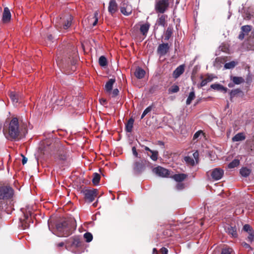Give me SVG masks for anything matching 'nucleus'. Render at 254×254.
I'll use <instances>...</instances> for the list:
<instances>
[{
  "instance_id": "nucleus-36",
  "label": "nucleus",
  "mask_w": 254,
  "mask_h": 254,
  "mask_svg": "<svg viewBox=\"0 0 254 254\" xmlns=\"http://www.w3.org/2000/svg\"><path fill=\"white\" fill-rule=\"evenodd\" d=\"M99 64L101 66H105L107 64V59L105 57L102 56L99 59Z\"/></svg>"
},
{
  "instance_id": "nucleus-21",
  "label": "nucleus",
  "mask_w": 254,
  "mask_h": 254,
  "mask_svg": "<svg viewBox=\"0 0 254 254\" xmlns=\"http://www.w3.org/2000/svg\"><path fill=\"white\" fill-rule=\"evenodd\" d=\"M145 74V71L141 68L138 67L134 72L135 76L138 79L142 78Z\"/></svg>"
},
{
  "instance_id": "nucleus-3",
  "label": "nucleus",
  "mask_w": 254,
  "mask_h": 254,
  "mask_svg": "<svg viewBox=\"0 0 254 254\" xmlns=\"http://www.w3.org/2000/svg\"><path fill=\"white\" fill-rule=\"evenodd\" d=\"M72 16L70 14H67L64 17L57 19L55 25L58 29H67L71 25Z\"/></svg>"
},
{
  "instance_id": "nucleus-51",
  "label": "nucleus",
  "mask_w": 254,
  "mask_h": 254,
  "mask_svg": "<svg viewBox=\"0 0 254 254\" xmlns=\"http://www.w3.org/2000/svg\"><path fill=\"white\" fill-rule=\"evenodd\" d=\"M119 93V91L118 89L116 88V89H114L112 92L113 96L115 97V96H117L118 95Z\"/></svg>"
},
{
  "instance_id": "nucleus-63",
  "label": "nucleus",
  "mask_w": 254,
  "mask_h": 254,
  "mask_svg": "<svg viewBox=\"0 0 254 254\" xmlns=\"http://www.w3.org/2000/svg\"><path fill=\"white\" fill-rule=\"evenodd\" d=\"M48 39L51 40L53 39V37H52V35H50L49 36H48Z\"/></svg>"
},
{
  "instance_id": "nucleus-26",
  "label": "nucleus",
  "mask_w": 254,
  "mask_h": 254,
  "mask_svg": "<svg viewBox=\"0 0 254 254\" xmlns=\"http://www.w3.org/2000/svg\"><path fill=\"white\" fill-rule=\"evenodd\" d=\"M204 134L205 133L202 130H200L197 131L193 135V140H196V141H197L201 139L202 136H204Z\"/></svg>"
},
{
  "instance_id": "nucleus-8",
  "label": "nucleus",
  "mask_w": 254,
  "mask_h": 254,
  "mask_svg": "<svg viewBox=\"0 0 254 254\" xmlns=\"http://www.w3.org/2000/svg\"><path fill=\"white\" fill-rule=\"evenodd\" d=\"M153 172L156 175L162 177H168L170 175V171L161 166H158L153 169Z\"/></svg>"
},
{
  "instance_id": "nucleus-32",
  "label": "nucleus",
  "mask_w": 254,
  "mask_h": 254,
  "mask_svg": "<svg viewBox=\"0 0 254 254\" xmlns=\"http://www.w3.org/2000/svg\"><path fill=\"white\" fill-rule=\"evenodd\" d=\"M100 180V176L97 173L93 174V178L92 179V183L94 185H97Z\"/></svg>"
},
{
  "instance_id": "nucleus-17",
  "label": "nucleus",
  "mask_w": 254,
  "mask_h": 254,
  "mask_svg": "<svg viewBox=\"0 0 254 254\" xmlns=\"http://www.w3.org/2000/svg\"><path fill=\"white\" fill-rule=\"evenodd\" d=\"M150 27V24L148 23L142 24L140 27V31L141 34L146 36Z\"/></svg>"
},
{
  "instance_id": "nucleus-27",
  "label": "nucleus",
  "mask_w": 254,
  "mask_h": 254,
  "mask_svg": "<svg viewBox=\"0 0 254 254\" xmlns=\"http://www.w3.org/2000/svg\"><path fill=\"white\" fill-rule=\"evenodd\" d=\"M240 173L242 176L247 177L251 174V170L246 167H244L240 170Z\"/></svg>"
},
{
  "instance_id": "nucleus-52",
  "label": "nucleus",
  "mask_w": 254,
  "mask_h": 254,
  "mask_svg": "<svg viewBox=\"0 0 254 254\" xmlns=\"http://www.w3.org/2000/svg\"><path fill=\"white\" fill-rule=\"evenodd\" d=\"M160 252L162 253V254H167L168 250L166 248L163 247L160 250Z\"/></svg>"
},
{
  "instance_id": "nucleus-18",
  "label": "nucleus",
  "mask_w": 254,
  "mask_h": 254,
  "mask_svg": "<svg viewBox=\"0 0 254 254\" xmlns=\"http://www.w3.org/2000/svg\"><path fill=\"white\" fill-rule=\"evenodd\" d=\"M167 18V15L163 14L161 15L158 18L157 20V23L159 25H161L164 27L166 26V19Z\"/></svg>"
},
{
  "instance_id": "nucleus-5",
  "label": "nucleus",
  "mask_w": 254,
  "mask_h": 254,
  "mask_svg": "<svg viewBox=\"0 0 254 254\" xmlns=\"http://www.w3.org/2000/svg\"><path fill=\"white\" fill-rule=\"evenodd\" d=\"M169 5V0H157L155 4V9L157 12L163 13L167 9Z\"/></svg>"
},
{
  "instance_id": "nucleus-40",
  "label": "nucleus",
  "mask_w": 254,
  "mask_h": 254,
  "mask_svg": "<svg viewBox=\"0 0 254 254\" xmlns=\"http://www.w3.org/2000/svg\"><path fill=\"white\" fill-rule=\"evenodd\" d=\"M241 30L243 33H248L251 30V27L250 25H245L241 27Z\"/></svg>"
},
{
  "instance_id": "nucleus-29",
  "label": "nucleus",
  "mask_w": 254,
  "mask_h": 254,
  "mask_svg": "<svg viewBox=\"0 0 254 254\" xmlns=\"http://www.w3.org/2000/svg\"><path fill=\"white\" fill-rule=\"evenodd\" d=\"M150 152L151 153V155H150L148 153H147V155L149 156L153 161H156L158 159V152L157 151L150 150Z\"/></svg>"
},
{
  "instance_id": "nucleus-19",
  "label": "nucleus",
  "mask_w": 254,
  "mask_h": 254,
  "mask_svg": "<svg viewBox=\"0 0 254 254\" xmlns=\"http://www.w3.org/2000/svg\"><path fill=\"white\" fill-rule=\"evenodd\" d=\"M211 88L216 90L221 91L224 93L227 91V88L219 84H213L211 85Z\"/></svg>"
},
{
  "instance_id": "nucleus-15",
  "label": "nucleus",
  "mask_w": 254,
  "mask_h": 254,
  "mask_svg": "<svg viewBox=\"0 0 254 254\" xmlns=\"http://www.w3.org/2000/svg\"><path fill=\"white\" fill-rule=\"evenodd\" d=\"M185 71V65H180L174 71L173 77L175 78H178Z\"/></svg>"
},
{
  "instance_id": "nucleus-46",
  "label": "nucleus",
  "mask_w": 254,
  "mask_h": 254,
  "mask_svg": "<svg viewBox=\"0 0 254 254\" xmlns=\"http://www.w3.org/2000/svg\"><path fill=\"white\" fill-rule=\"evenodd\" d=\"M66 155L65 153H63L59 155L58 159L61 161H64L66 159Z\"/></svg>"
},
{
  "instance_id": "nucleus-12",
  "label": "nucleus",
  "mask_w": 254,
  "mask_h": 254,
  "mask_svg": "<svg viewBox=\"0 0 254 254\" xmlns=\"http://www.w3.org/2000/svg\"><path fill=\"white\" fill-rule=\"evenodd\" d=\"M118 4L115 0H110L108 6V11L110 14L113 15L118 10Z\"/></svg>"
},
{
  "instance_id": "nucleus-61",
  "label": "nucleus",
  "mask_w": 254,
  "mask_h": 254,
  "mask_svg": "<svg viewBox=\"0 0 254 254\" xmlns=\"http://www.w3.org/2000/svg\"><path fill=\"white\" fill-rule=\"evenodd\" d=\"M158 144H159L160 145H162V146H164V142L161 141H159L158 142Z\"/></svg>"
},
{
  "instance_id": "nucleus-22",
  "label": "nucleus",
  "mask_w": 254,
  "mask_h": 254,
  "mask_svg": "<svg viewBox=\"0 0 254 254\" xmlns=\"http://www.w3.org/2000/svg\"><path fill=\"white\" fill-rule=\"evenodd\" d=\"M187 177V175L184 174H178L173 175V178L176 181L180 182L184 181Z\"/></svg>"
},
{
  "instance_id": "nucleus-28",
  "label": "nucleus",
  "mask_w": 254,
  "mask_h": 254,
  "mask_svg": "<svg viewBox=\"0 0 254 254\" xmlns=\"http://www.w3.org/2000/svg\"><path fill=\"white\" fill-rule=\"evenodd\" d=\"M9 97L13 103H17L19 100L18 95L14 92H11Z\"/></svg>"
},
{
  "instance_id": "nucleus-45",
  "label": "nucleus",
  "mask_w": 254,
  "mask_h": 254,
  "mask_svg": "<svg viewBox=\"0 0 254 254\" xmlns=\"http://www.w3.org/2000/svg\"><path fill=\"white\" fill-rule=\"evenodd\" d=\"M243 230L248 233L251 232V231H253L252 227L248 224H246L244 226Z\"/></svg>"
},
{
  "instance_id": "nucleus-23",
  "label": "nucleus",
  "mask_w": 254,
  "mask_h": 254,
  "mask_svg": "<svg viewBox=\"0 0 254 254\" xmlns=\"http://www.w3.org/2000/svg\"><path fill=\"white\" fill-rule=\"evenodd\" d=\"M133 123L134 120L132 118H130L128 120L127 123L126 125V129L127 132H131L133 127Z\"/></svg>"
},
{
  "instance_id": "nucleus-9",
  "label": "nucleus",
  "mask_w": 254,
  "mask_h": 254,
  "mask_svg": "<svg viewBox=\"0 0 254 254\" xmlns=\"http://www.w3.org/2000/svg\"><path fill=\"white\" fill-rule=\"evenodd\" d=\"M210 174L213 180H219L222 178L224 171L220 168H216L211 171Z\"/></svg>"
},
{
  "instance_id": "nucleus-13",
  "label": "nucleus",
  "mask_w": 254,
  "mask_h": 254,
  "mask_svg": "<svg viewBox=\"0 0 254 254\" xmlns=\"http://www.w3.org/2000/svg\"><path fill=\"white\" fill-rule=\"evenodd\" d=\"M11 19V13L9 8L7 7H4L2 21L4 23H7L10 21Z\"/></svg>"
},
{
  "instance_id": "nucleus-48",
  "label": "nucleus",
  "mask_w": 254,
  "mask_h": 254,
  "mask_svg": "<svg viewBox=\"0 0 254 254\" xmlns=\"http://www.w3.org/2000/svg\"><path fill=\"white\" fill-rule=\"evenodd\" d=\"M240 90L239 89H235L232 90L230 92V96L231 97H234L236 94H237L238 93H239Z\"/></svg>"
},
{
  "instance_id": "nucleus-10",
  "label": "nucleus",
  "mask_w": 254,
  "mask_h": 254,
  "mask_svg": "<svg viewBox=\"0 0 254 254\" xmlns=\"http://www.w3.org/2000/svg\"><path fill=\"white\" fill-rule=\"evenodd\" d=\"M170 46L168 43L160 44L157 48V53L160 56L165 55L169 51Z\"/></svg>"
},
{
  "instance_id": "nucleus-6",
  "label": "nucleus",
  "mask_w": 254,
  "mask_h": 254,
  "mask_svg": "<svg viewBox=\"0 0 254 254\" xmlns=\"http://www.w3.org/2000/svg\"><path fill=\"white\" fill-rule=\"evenodd\" d=\"M97 190L95 189L84 190L83 193L85 200L89 202H92L97 195Z\"/></svg>"
},
{
  "instance_id": "nucleus-33",
  "label": "nucleus",
  "mask_w": 254,
  "mask_h": 254,
  "mask_svg": "<svg viewBox=\"0 0 254 254\" xmlns=\"http://www.w3.org/2000/svg\"><path fill=\"white\" fill-rule=\"evenodd\" d=\"M184 160L188 165L190 166H193L194 165V160L191 157L186 156L184 158Z\"/></svg>"
},
{
  "instance_id": "nucleus-60",
  "label": "nucleus",
  "mask_w": 254,
  "mask_h": 254,
  "mask_svg": "<svg viewBox=\"0 0 254 254\" xmlns=\"http://www.w3.org/2000/svg\"><path fill=\"white\" fill-rule=\"evenodd\" d=\"M24 219L23 220L24 221H26L28 219V215L27 214H24Z\"/></svg>"
},
{
  "instance_id": "nucleus-25",
  "label": "nucleus",
  "mask_w": 254,
  "mask_h": 254,
  "mask_svg": "<svg viewBox=\"0 0 254 254\" xmlns=\"http://www.w3.org/2000/svg\"><path fill=\"white\" fill-rule=\"evenodd\" d=\"M173 33V28L171 26H169L165 33L164 35V40L166 41H168L170 37L172 36Z\"/></svg>"
},
{
  "instance_id": "nucleus-1",
  "label": "nucleus",
  "mask_w": 254,
  "mask_h": 254,
  "mask_svg": "<svg viewBox=\"0 0 254 254\" xmlns=\"http://www.w3.org/2000/svg\"><path fill=\"white\" fill-rule=\"evenodd\" d=\"M27 129L23 125L19 124L16 118H13L8 126L4 125L3 133L5 137L9 140H18L23 137Z\"/></svg>"
},
{
  "instance_id": "nucleus-37",
  "label": "nucleus",
  "mask_w": 254,
  "mask_h": 254,
  "mask_svg": "<svg viewBox=\"0 0 254 254\" xmlns=\"http://www.w3.org/2000/svg\"><path fill=\"white\" fill-rule=\"evenodd\" d=\"M240 161L238 159H234L231 162H230L228 165L229 168H234L239 165Z\"/></svg>"
},
{
  "instance_id": "nucleus-42",
  "label": "nucleus",
  "mask_w": 254,
  "mask_h": 254,
  "mask_svg": "<svg viewBox=\"0 0 254 254\" xmlns=\"http://www.w3.org/2000/svg\"><path fill=\"white\" fill-rule=\"evenodd\" d=\"M247 240L250 242H252L254 240V231H251V232L249 233V236H248Z\"/></svg>"
},
{
  "instance_id": "nucleus-56",
  "label": "nucleus",
  "mask_w": 254,
  "mask_h": 254,
  "mask_svg": "<svg viewBox=\"0 0 254 254\" xmlns=\"http://www.w3.org/2000/svg\"><path fill=\"white\" fill-rule=\"evenodd\" d=\"M177 189L181 190L183 188V185L182 184H178L177 186Z\"/></svg>"
},
{
  "instance_id": "nucleus-7",
  "label": "nucleus",
  "mask_w": 254,
  "mask_h": 254,
  "mask_svg": "<svg viewBox=\"0 0 254 254\" xmlns=\"http://www.w3.org/2000/svg\"><path fill=\"white\" fill-rule=\"evenodd\" d=\"M145 160L135 161L133 164V170L135 174H140L145 168Z\"/></svg>"
},
{
  "instance_id": "nucleus-59",
  "label": "nucleus",
  "mask_w": 254,
  "mask_h": 254,
  "mask_svg": "<svg viewBox=\"0 0 254 254\" xmlns=\"http://www.w3.org/2000/svg\"><path fill=\"white\" fill-rule=\"evenodd\" d=\"M100 101L101 104H104L106 103V100L105 99H101L100 100Z\"/></svg>"
},
{
  "instance_id": "nucleus-44",
  "label": "nucleus",
  "mask_w": 254,
  "mask_h": 254,
  "mask_svg": "<svg viewBox=\"0 0 254 254\" xmlns=\"http://www.w3.org/2000/svg\"><path fill=\"white\" fill-rule=\"evenodd\" d=\"M151 111V107L150 106L147 107L145 110L143 111L141 117V119H142L149 112Z\"/></svg>"
},
{
  "instance_id": "nucleus-41",
  "label": "nucleus",
  "mask_w": 254,
  "mask_h": 254,
  "mask_svg": "<svg viewBox=\"0 0 254 254\" xmlns=\"http://www.w3.org/2000/svg\"><path fill=\"white\" fill-rule=\"evenodd\" d=\"M233 252V250L230 248H227L222 249L221 254H231Z\"/></svg>"
},
{
  "instance_id": "nucleus-11",
  "label": "nucleus",
  "mask_w": 254,
  "mask_h": 254,
  "mask_svg": "<svg viewBox=\"0 0 254 254\" xmlns=\"http://www.w3.org/2000/svg\"><path fill=\"white\" fill-rule=\"evenodd\" d=\"M132 6L130 4L124 3L121 7V12L125 15H129L132 12Z\"/></svg>"
},
{
  "instance_id": "nucleus-55",
  "label": "nucleus",
  "mask_w": 254,
  "mask_h": 254,
  "mask_svg": "<svg viewBox=\"0 0 254 254\" xmlns=\"http://www.w3.org/2000/svg\"><path fill=\"white\" fill-rule=\"evenodd\" d=\"M244 37H245V34L244 33L242 32L239 36V38L241 40H243L244 38Z\"/></svg>"
},
{
  "instance_id": "nucleus-4",
  "label": "nucleus",
  "mask_w": 254,
  "mask_h": 254,
  "mask_svg": "<svg viewBox=\"0 0 254 254\" xmlns=\"http://www.w3.org/2000/svg\"><path fill=\"white\" fill-rule=\"evenodd\" d=\"M13 195V189L9 186L0 187V199H9Z\"/></svg>"
},
{
  "instance_id": "nucleus-31",
  "label": "nucleus",
  "mask_w": 254,
  "mask_h": 254,
  "mask_svg": "<svg viewBox=\"0 0 254 254\" xmlns=\"http://www.w3.org/2000/svg\"><path fill=\"white\" fill-rule=\"evenodd\" d=\"M231 79L236 84H239L244 82V79L241 77L232 76Z\"/></svg>"
},
{
  "instance_id": "nucleus-54",
  "label": "nucleus",
  "mask_w": 254,
  "mask_h": 254,
  "mask_svg": "<svg viewBox=\"0 0 254 254\" xmlns=\"http://www.w3.org/2000/svg\"><path fill=\"white\" fill-rule=\"evenodd\" d=\"M242 245L245 248H251L250 246L248 244L246 243V242L242 243Z\"/></svg>"
},
{
  "instance_id": "nucleus-43",
  "label": "nucleus",
  "mask_w": 254,
  "mask_h": 254,
  "mask_svg": "<svg viewBox=\"0 0 254 254\" xmlns=\"http://www.w3.org/2000/svg\"><path fill=\"white\" fill-rule=\"evenodd\" d=\"M99 13L98 11H95L94 14V16L93 17V19H94V21L92 24L93 26H95L98 22V16Z\"/></svg>"
},
{
  "instance_id": "nucleus-35",
  "label": "nucleus",
  "mask_w": 254,
  "mask_h": 254,
  "mask_svg": "<svg viewBox=\"0 0 254 254\" xmlns=\"http://www.w3.org/2000/svg\"><path fill=\"white\" fill-rule=\"evenodd\" d=\"M80 244V239L78 237H74L72 238V245L78 247Z\"/></svg>"
},
{
  "instance_id": "nucleus-58",
  "label": "nucleus",
  "mask_w": 254,
  "mask_h": 254,
  "mask_svg": "<svg viewBox=\"0 0 254 254\" xmlns=\"http://www.w3.org/2000/svg\"><path fill=\"white\" fill-rule=\"evenodd\" d=\"M141 146H142V147H144V150H145V151H147L150 152V150H151L149 147H147V146H144V145H141Z\"/></svg>"
},
{
  "instance_id": "nucleus-2",
  "label": "nucleus",
  "mask_w": 254,
  "mask_h": 254,
  "mask_svg": "<svg viewBox=\"0 0 254 254\" xmlns=\"http://www.w3.org/2000/svg\"><path fill=\"white\" fill-rule=\"evenodd\" d=\"M75 221L73 219H68L58 223L57 225V235L59 237H67L71 234L75 229Z\"/></svg>"
},
{
  "instance_id": "nucleus-64",
  "label": "nucleus",
  "mask_w": 254,
  "mask_h": 254,
  "mask_svg": "<svg viewBox=\"0 0 254 254\" xmlns=\"http://www.w3.org/2000/svg\"><path fill=\"white\" fill-rule=\"evenodd\" d=\"M228 86H229V87H232V86L231 85V84H230V83L228 84Z\"/></svg>"
},
{
  "instance_id": "nucleus-14",
  "label": "nucleus",
  "mask_w": 254,
  "mask_h": 254,
  "mask_svg": "<svg viewBox=\"0 0 254 254\" xmlns=\"http://www.w3.org/2000/svg\"><path fill=\"white\" fill-rule=\"evenodd\" d=\"M225 231L232 237L236 238L238 236L237 228L235 226H228L225 227Z\"/></svg>"
},
{
  "instance_id": "nucleus-47",
  "label": "nucleus",
  "mask_w": 254,
  "mask_h": 254,
  "mask_svg": "<svg viewBox=\"0 0 254 254\" xmlns=\"http://www.w3.org/2000/svg\"><path fill=\"white\" fill-rule=\"evenodd\" d=\"M64 102L63 97L57 99L56 101V103L58 105H63L64 104Z\"/></svg>"
},
{
  "instance_id": "nucleus-16",
  "label": "nucleus",
  "mask_w": 254,
  "mask_h": 254,
  "mask_svg": "<svg viewBox=\"0 0 254 254\" xmlns=\"http://www.w3.org/2000/svg\"><path fill=\"white\" fill-rule=\"evenodd\" d=\"M115 82V78H111L106 83L105 87V90L107 92H110L113 88V86Z\"/></svg>"
},
{
  "instance_id": "nucleus-53",
  "label": "nucleus",
  "mask_w": 254,
  "mask_h": 254,
  "mask_svg": "<svg viewBox=\"0 0 254 254\" xmlns=\"http://www.w3.org/2000/svg\"><path fill=\"white\" fill-rule=\"evenodd\" d=\"M22 157H23V158H22V163L23 165H24L26 163V162L27 161V158L23 155H22Z\"/></svg>"
},
{
  "instance_id": "nucleus-30",
  "label": "nucleus",
  "mask_w": 254,
  "mask_h": 254,
  "mask_svg": "<svg viewBox=\"0 0 254 254\" xmlns=\"http://www.w3.org/2000/svg\"><path fill=\"white\" fill-rule=\"evenodd\" d=\"M195 97V96L194 91L193 90L191 91L189 94V95L186 101L187 105H190L192 101L194 99Z\"/></svg>"
},
{
  "instance_id": "nucleus-34",
  "label": "nucleus",
  "mask_w": 254,
  "mask_h": 254,
  "mask_svg": "<svg viewBox=\"0 0 254 254\" xmlns=\"http://www.w3.org/2000/svg\"><path fill=\"white\" fill-rule=\"evenodd\" d=\"M237 64V63L235 61H232L229 63H226L224 64V67L226 69L233 68Z\"/></svg>"
},
{
  "instance_id": "nucleus-49",
  "label": "nucleus",
  "mask_w": 254,
  "mask_h": 254,
  "mask_svg": "<svg viewBox=\"0 0 254 254\" xmlns=\"http://www.w3.org/2000/svg\"><path fill=\"white\" fill-rule=\"evenodd\" d=\"M193 158L195 159V161L197 162L199 157L198 152L196 151L193 153Z\"/></svg>"
},
{
  "instance_id": "nucleus-38",
  "label": "nucleus",
  "mask_w": 254,
  "mask_h": 254,
  "mask_svg": "<svg viewBox=\"0 0 254 254\" xmlns=\"http://www.w3.org/2000/svg\"><path fill=\"white\" fill-rule=\"evenodd\" d=\"M179 87L178 85H174L169 89V93H177L179 91Z\"/></svg>"
},
{
  "instance_id": "nucleus-24",
  "label": "nucleus",
  "mask_w": 254,
  "mask_h": 254,
  "mask_svg": "<svg viewBox=\"0 0 254 254\" xmlns=\"http://www.w3.org/2000/svg\"><path fill=\"white\" fill-rule=\"evenodd\" d=\"M246 137L244 134L242 132L238 133L236 134L233 138L232 140L234 142L239 141L243 140L245 139Z\"/></svg>"
},
{
  "instance_id": "nucleus-20",
  "label": "nucleus",
  "mask_w": 254,
  "mask_h": 254,
  "mask_svg": "<svg viewBox=\"0 0 254 254\" xmlns=\"http://www.w3.org/2000/svg\"><path fill=\"white\" fill-rule=\"evenodd\" d=\"M213 76L212 75L207 74L206 76V78L202 80L200 84V86L201 87L205 86L208 82L211 81L213 80Z\"/></svg>"
},
{
  "instance_id": "nucleus-62",
  "label": "nucleus",
  "mask_w": 254,
  "mask_h": 254,
  "mask_svg": "<svg viewBox=\"0 0 254 254\" xmlns=\"http://www.w3.org/2000/svg\"><path fill=\"white\" fill-rule=\"evenodd\" d=\"M153 254H157V251L155 248L153 250Z\"/></svg>"
},
{
  "instance_id": "nucleus-50",
  "label": "nucleus",
  "mask_w": 254,
  "mask_h": 254,
  "mask_svg": "<svg viewBox=\"0 0 254 254\" xmlns=\"http://www.w3.org/2000/svg\"><path fill=\"white\" fill-rule=\"evenodd\" d=\"M132 153L134 156H135L136 157H138V153L137 152L136 148L134 146L132 147Z\"/></svg>"
},
{
  "instance_id": "nucleus-57",
  "label": "nucleus",
  "mask_w": 254,
  "mask_h": 254,
  "mask_svg": "<svg viewBox=\"0 0 254 254\" xmlns=\"http://www.w3.org/2000/svg\"><path fill=\"white\" fill-rule=\"evenodd\" d=\"M64 246V242H61L57 244V247H62Z\"/></svg>"
},
{
  "instance_id": "nucleus-39",
  "label": "nucleus",
  "mask_w": 254,
  "mask_h": 254,
  "mask_svg": "<svg viewBox=\"0 0 254 254\" xmlns=\"http://www.w3.org/2000/svg\"><path fill=\"white\" fill-rule=\"evenodd\" d=\"M84 238L87 242H90L92 240L93 236L90 233L87 232L84 234Z\"/></svg>"
}]
</instances>
